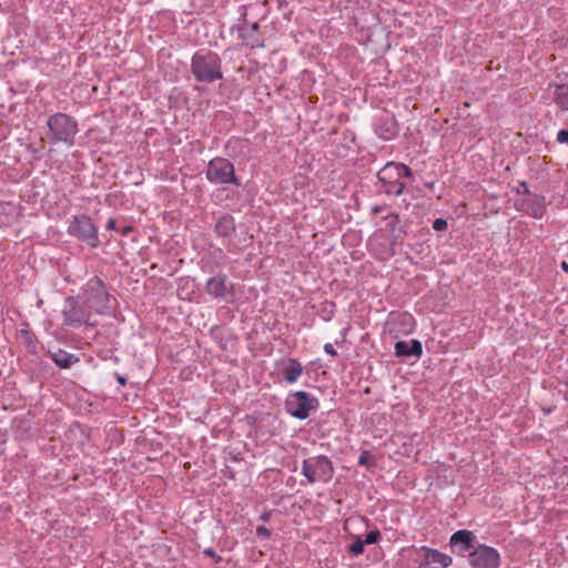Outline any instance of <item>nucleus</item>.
<instances>
[{
    "instance_id": "nucleus-25",
    "label": "nucleus",
    "mask_w": 568,
    "mask_h": 568,
    "mask_svg": "<svg viewBox=\"0 0 568 568\" xmlns=\"http://www.w3.org/2000/svg\"><path fill=\"white\" fill-rule=\"evenodd\" d=\"M379 539H381V532L378 530H371L366 535L364 542H365V545H373V544L378 542Z\"/></svg>"
},
{
    "instance_id": "nucleus-21",
    "label": "nucleus",
    "mask_w": 568,
    "mask_h": 568,
    "mask_svg": "<svg viewBox=\"0 0 568 568\" xmlns=\"http://www.w3.org/2000/svg\"><path fill=\"white\" fill-rule=\"evenodd\" d=\"M214 231L220 237H229L235 231V221L231 214L221 215L214 226Z\"/></svg>"
},
{
    "instance_id": "nucleus-29",
    "label": "nucleus",
    "mask_w": 568,
    "mask_h": 568,
    "mask_svg": "<svg viewBox=\"0 0 568 568\" xmlns=\"http://www.w3.org/2000/svg\"><path fill=\"white\" fill-rule=\"evenodd\" d=\"M256 535L262 538H268L271 536L270 529H267L265 526H258L256 528Z\"/></svg>"
},
{
    "instance_id": "nucleus-11",
    "label": "nucleus",
    "mask_w": 568,
    "mask_h": 568,
    "mask_svg": "<svg viewBox=\"0 0 568 568\" xmlns=\"http://www.w3.org/2000/svg\"><path fill=\"white\" fill-rule=\"evenodd\" d=\"M243 14V22L237 26L239 38L243 41V44L252 48L260 49L264 48V39L260 31L258 22H248Z\"/></svg>"
},
{
    "instance_id": "nucleus-17",
    "label": "nucleus",
    "mask_w": 568,
    "mask_h": 568,
    "mask_svg": "<svg viewBox=\"0 0 568 568\" xmlns=\"http://www.w3.org/2000/svg\"><path fill=\"white\" fill-rule=\"evenodd\" d=\"M526 212L536 219H541L546 212V202L542 195L529 194L523 200Z\"/></svg>"
},
{
    "instance_id": "nucleus-9",
    "label": "nucleus",
    "mask_w": 568,
    "mask_h": 568,
    "mask_svg": "<svg viewBox=\"0 0 568 568\" xmlns=\"http://www.w3.org/2000/svg\"><path fill=\"white\" fill-rule=\"evenodd\" d=\"M68 232L78 240L85 242L91 247H97L100 244L98 227L92 219L85 214L73 216L70 221Z\"/></svg>"
},
{
    "instance_id": "nucleus-13",
    "label": "nucleus",
    "mask_w": 568,
    "mask_h": 568,
    "mask_svg": "<svg viewBox=\"0 0 568 568\" xmlns=\"http://www.w3.org/2000/svg\"><path fill=\"white\" fill-rule=\"evenodd\" d=\"M374 131L378 138L385 141L393 140L398 133L395 116L388 112L378 114L374 120Z\"/></svg>"
},
{
    "instance_id": "nucleus-19",
    "label": "nucleus",
    "mask_w": 568,
    "mask_h": 568,
    "mask_svg": "<svg viewBox=\"0 0 568 568\" xmlns=\"http://www.w3.org/2000/svg\"><path fill=\"white\" fill-rule=\"evenodd\" d=\"M303 366L296 358H288L283 363V378L287 384H294L303 373Z\"/></svg>"
},
{
    "instance_id": "nucleus-23",
    "label": "nucleus",
    "mask_w": 568,
    "mask_h": 568,
    "mask_svg": "<svg viewBox=\"0 0 568 568\" xmlns=\"http://www.w3.org/2000/svg\"><path fill=\"white\" fill-rule=\"evenodd\" d=\"M555 102L562 111H568V85H556Z\"/></svg>"
},
{
    "instance_id": "nucleus-6",
    "label": "nucleus",
    "mask_w": 568,
    "mask_h": 568,
    "mask_svg": "<svg viewBox=\"0 0 568 568\" xmlns=\"http://www.w3.org/2000/svg\"><path fill=\"white\" fill-rule=\"evenodd\" d=\"M301 473L308 484L317 481L328 483L334 475V467L331 459L325 455H317L302 462Z\"/></svg>"
},
{
    "instance_id": "nucleus-30",
    "label": "nucleus",
    "mask_w": 568,
    "mask_h": 568,
    "mask_svg": "<svg viewBox=\"0 0 568 568\" xmlns=\"http://www.w3.org/2000/svg\"><path fill=\"white\" fill-rule=\"evenodd\" d=\"M371 459V454L368 452H363L358 457V463L361 465H368V462Z\"/></svg>"
},
{
    "instance_id": "nucleus-4",
    "label": "nucleus",
    "mask_w": 568,
    "mask_h": 568,
    "mask_svg": "<svg viewBox=\"0 0 568 568\" xmlns=\"http://www.w3.org/2000/svg\"><path fill=\"white\" fill-rule=\"evenodd\" d=\"M191 71L197 82L212 83L223 78L222 61L212 51H197L191 59Z\"/></svg>"
},
{
    "instance_id": "nucleus-3",
    "label": "nucleus",
    "mask_w": 568,
    "mask_h": 568,
    "mask_svg": "<svg viewBox=\"0 0 568 568\" xmlns=\"http://www.w3.org/2000/svg\"><path fill=\"white\" fill-rule=\"evenodd\" d=\"M49 143L52 145L64 144L72 148L79 132L78 121L70 114L57 112L47 119Z\"/></svg>"
},
{
    "instance_id": "nucleus-2",
    "label": "nucleus",
    "mask_w": 568,
    "mask_h": 568,
    "mask_svg": "<svg viewBox=\"0 0 568 568\" xmlns=\"http://www.w3.org/2000/svg\"><path fill=\"white\" fill-rule=\"evenodd\" d=\"M78 296L97 315H109L112 312V296L104 281L94 275L81 287Z\"/></svg>"
},
{
    "instance_id": "nucleus-24",
    "label": "nucleus",
    "mask_w": 568,
    "mask_h": 568,
    "mask_svg": "<svg viewBox=\"0 0 568 568\" xmlns=\"http://www.w3.org/2000/svg\"><path fill=\"white\" fill-rule=\"evenodd\" d=\"M364 545L365 542L361 539V537H355L348 549L353 555L358 556L364 552Z\"/></svg>"
},
{
    "instance_id": "nucleus-32",
    "label": "nucleus",
    "mask_w": 568,
    "mask_h": 568,
    "mask_svg": "<svg viewBox=\"0 0 568 568\" xmlns=\"http://www.w3.org/2000/svg\"><path fill=\"white\" fill-rule=\"evenodd\" d=\"M116 227V221L114 219H110L106 222V230L113 231Z\"/></svg>"
},
{
    "instance_id": "nucleus-16",
    "label": "nucleus",
    "mask_w": 568,
    "mask_h": 568,
    "mask_svg": "<svg viewBox=\"0 0 568 568\" xmlns=\"http://www.w3.org/2000/svg\"><path fill=\"white\" fill-rule=\"evenodd\" d=\"M476 536L473 531L467 529L457 530L450 537V546L457 548L460 554L474 549Z\"/></svg>"
},
{
    "instance_id": "nucleus-31",
    "label": "nucleus",
    "mask_w": 568,
    "mask_h": 568,
    "mask_svg": "<svg viewBox=\"0 0 568 568\" xmlns=\"http://www.w3.org/2000/svg\"><path fill=\"white\" fill-rule=\"evenodd\" d=\"M324 352H325L327 355H329V356H336V355H337V353H336V351H335L334 346H333L331 343H326V344L324 345Z\"/></svg>"
},
{
    "instance_id": "nucleus-7",
    "label": "nucleus",
    "mask_w": 568,
    "mask_h": 568,
    "mask_svg": "<svg viewBox=\"0 0 568 568\" xmlns=\"http://www.w3.org/2000/svg\"><path fill=\"white\" fill-rule=\"evenodd\" d=\"M320 400L314 395L297 390L288 395L285 402L286 412L294 418L304 420L312 412L317 410Z\"/></svg>"
},
{
    "instance_id": "nucleus-5",
    "label": "nucleus",
    "mask_w": 568,
    "mask_h": 568,
    "mask_svg": "<svg viewBox=\"0 0 568 568\" xmlns=\"http://www.w3.org/2000/svg\"><path fill=\"white\" fill-rule=\"evenodd\" d=\"M94 312L78 296H69L62 310L63 324L69 327L93 326Z\"/></svg>"
},
{
    "instance_id": "nucleus-22",
    "label": "nucleus",
    "mask_w": 568,
    "mask_h": 568,
    "mask_svg": "<svg viewBox=\"0 0 568 568\" xmlns=\"http://www.w3.org/2000/svg\"><path fill=\"white\" fill-rule=\"evenodd\" d=\"M388 222L386 223V229L390 233L392 237L396 241L403 237L405 231L400 226L399 219L397 214H390L388 216Z\"/></svg>"
},
{
    "instance_id": "nucleus-14",
    "label": "nucleus",
    "mask_w": 568,
    "mask_h": 568,
    "mask_svg": "<svg viewBox=\"0 0 568 568\" xmlns=\"http://www.w3.org/2000/svg\"><path fill=\"white\" fill-rule=\"evenodd\" d=\"M425 558L418 568H446L452 564V558L436 549L423 547Z\"/></svg>"
},
{
    "instance_id": "nucleus-33",
    "label": "nucleus",
    "mask_w": 568,
    "mask_h": 568,
    "mask_svg": "<svg viewBox=\"0 0 568 568\" xmlns=\"http://www.w3.org/2000/svg\"><path fill=\"white\" fill-rule=\"evenodd\" d=\"M399 206H400L402 209L408 210V209H409V206H410V202H409V201H407L406 199H403V200H402V202H400V204H399Z\"/></svg>"
},
{
    "instance_id": "nucleus-10",
    "label": "nucleus",
    "mask_w": 568,
    "mask_h": 568,
    "mask_svg": "<svg viewBox=\"0 0 568 568\" xmlns=\"http://www.w3.org/2000/svg\"><path fill=\"white\" fill-rule=\"evenodd\" d=\"M468 561L473 568H499L501 558L496 548L478 544L469 551Z\"/></svg>"
},
{
    "instance_id": "nucleus-28",
    "label": "nucleus",
    "mask_w": 568,
    "mask_h": 568,
    "mask_svg": "<svg viewBox=\"0 0 568 568\" xmlns=\"http://www.w3.org/2000/svg\"><path fill=\"white\" fill-rule=\"evenodd\" d=\"M557 141L561 144L568 145V130H560L557 133Z\"/></svg>"
},
{
    "instance_id": "nucleus-38",
    "label": "nucleus",
    "mask_w": 568,
    "mask_h": 568,
    "mask_svg": "<svg viewBox=\"0 0 568 568\" xmlns=\"http://www.w3.org/2000/svg\"><path fill=\"white\" fill-rule=\"evenodd\" d=\"M22 333H24L27 336H30V333H29V332H24V331H22Z\"/></svg>"
},
{
    "instance_id": "nucleus-8",
    "label": "nucleus",
    "mask_w": 568,
    "mask_h": 568,
    "mask_svg": "<svg viewBox=\"0 0 568 568\" xmlns=\"http://www.w3.org/2000/svg\"><path fill=\"white\" fill-rule=\"evenodd\" d=\"M205 178L212 184L240 185V181L235 175L234 165L224 158H214L209 161Z\"/></svg>"
},
{
    "instance_id": "nucleus-15",
    "label": "nucleus",
    "mask_w": 568,
    "mask_h": 568,
    "mask_svg": "<svg viewBox=\"0 0 568 568\" xmlns=\"http://www.w3.org/2000/svg\"><path fill=\"white\" fill-rule=\"evenodd\" d=\"M394 354L396 357H420L423 345L418 339L398 341L395 343Z\"/></svg>"
},
{
    "instance_id": "nucleus-35",
    "label": "nucleus",
    "mask_w": 568,
    "mask_h": 568,
    "mask_svg": "<svg viewBox=\"0 0 568 568\" xmlns=\"http://www.w3.org/2000/svg\"><path fill=\"white\" fill-rule=\"evenodd\" d=\"M132 230H133L132 226H125L122 229L121 233L123 236H126L129 233L132 232Z\"/></svg>"
},
{
    "instance_id": "nucleus-20",
    "label": "nucleus",
    "mask_w": 568,
    "mask_h": 568,
    "mask_svg": "<svg viewBox=\"0 0 568 568\" xmlns=\"http://www.w3.org/2000/svg\"><path fill=\"white\" fill-rule=\"evenodd\" d=\"M50 358L53 363L63 369L70 368L79 362V357L72 353H69L62 348L49 353Z\"/></svg>"
},
{
    "instance_id": "nucleus-1",
    "label": "nucleus",
    "mask_w": 568,
    "mask_h": 568,
    "mask_svg": "<svg viewBox=\"0 0 568 568\" xmlns=\"http://www.w3.org/2000/svg\"><path fill=\"white\" fill-rule=\"evenodd\" d=\"M404 179H413L412 169L404 163L389 161L377 172L375 186L379 194L398 197L405 192Z\"/></svg>"
},
{
    "instance_id": "nucleus-27",
    "label": "nucleus",
    "mask_w": 568,
    "mask_h": 568,
    "mask_svg": "<svg viewBox=\"0 0 568 568\" xmlns=\"http://www.w3.org/2000/svg\"><path fill=\"white\" fill-rule=\"evenodd\" d=\"M203 554L212 558L215 562H220L222 560L221 556L217 555L212 548H205Z\"/></svg>"
},
{
    "instance_id": "nucleus-12",
    "label": "nucleus",
    "mask_w": 568,
    "mask_h": 568,
    "mask_svg": "<svg viewBox=\"0 0 568 568\" xmlns=\"http://www.w3.org/2000/svg\"><path fill=\"white\" fill-rule=\"evenodd\" d=\"M415 318L409 313H392L386 322L388 333L394 337L408 335L413 332Z\"/></svg>"
},
{
    "instance_id": "nucleus-34",
    "label": "nucleus",
    "mask_w": 568,
    "mask_h": 568,
    "mask_svg": "<svg viewBox=\"0 0 568 568\" xmlns=\"http://www.w3.org/2000/svg\"><path fill=\"white\" fill-rule=\"evenodd\" d=\"M270 517H271V513L270 511H264L262 515H261V520L263 521H268L270 520Z\"/></svg>"
},
{
    "instance_id": "nucleus-26",
    "label": "nucleus",
    "mask_w": 568,
    "mask_h": 568,
    "mask_svg": "<svg viewBox=\"0 0 568 568\" xmlns=\"http://www.w3.org/2000/svg\"><path fill=\"white\" fill-rule=\"evenodd\" d=\"M447 225H448V224H447V221H446L445 219H443V217H438V219H436V220L434 221V223H433V229H434L435 231H444V230H446V229H447Z\"/></svg>"
},
{
    "instance_id": "nucleus-18",
    "label": "nucleus",
    "mask_w": 568,
    "mask_h": 568,
    "mask_svg": "<svg viewBox=\"0 0 568 568\" xmlns=\"http://www.w3.org/2000/svg\"><path fill=\"white\" fill-rule=\"evenodd\" d=\"M227 276L225 274H217L206 282V293L214 298H222L227 292Z\"/></svg>"
},
{
    "instance_id": "nucleus-37",
    "label": "nucleus",
    "mask_w": 568,
    "mask_h": 568,
    "mask_svg": "<svg viewBox=\"0 0 568 568\" xmlns=\"http://www.w3.org/2000/svg\"><path fill=\"white\" fill-rule=\"evenodd\" d=\"M116 381H118V382H119V384H121V385H125V383H126V378H125V377H123V376H120V375H118Z\"/></svg>"
},
{
    "instance_id": "nucleus-36",
    "label": "nucleus",
    "mask_w": 568,
    "mask_h": 568,
    "mask_svg": "<svg viewBox=\"0 0 568 568\" xmlns=\"http://www.w3.org/2000/svg\"><path fill=\"white\" fill-rule=\"evenodd\" d=\"M520 185H521V190H524V192L529 195L530 192H529L527 183L526 182H521Z\"/></svg>"
}]
</instances>
